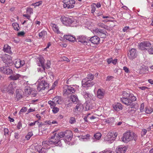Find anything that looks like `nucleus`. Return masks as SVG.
I'll return each mask as SVG.
<instances>
[{
	"instance_id": "nucleus-10",
	"label": "nucleus",
	"mask_w": 153,
	"mask_h": 153,
	"mask_svg": "<svg viewBox=\"0 0 153 153\" xmlns=\"http://www.w3.org/2000/svg\"><path fill=\"white\" fill-rule=\"evenodd\" d=\"M50 140L52 144H53L57 146L60 143V139L59 137L56 136V133L51 137Z\"/></svg>"
},
{
	"instance_id": "nucleus-12",
	"label": "nucleus",
	"mask_w": 153,
	"mask_h": 153,
	"mask_svg": "<svg viewBox=\"0 0 153 153\" xmlns=\"http://www.w3.org/2000/svg\"><path fill=\"white\" fill-rule=\"evenodd\" d=\"M137 56V52L134 48H132L129 51L128 53V58L131 60H133L136 58Z\"/></svg>"
},
{
	"instance_id": "nucleus-55",
	"label": "nucleus",
	"mask_w": 153,
	"mask_h": 153,
	"mask_svg": "<svg viewBox=\"0 0 153 153\" xmlns=\"http://www.w3.org/2000/svg\"><path fill=\"white\" fill-rule=\"evenodd\" d=\"M22 127V123L21 122L19 121L18 123L17 126V129H19L21 128Z\"/></svg>"
},
{
	"instance_id": "nucleus-63",
	"label": "nucleus",
	"mask_w": 153,
	"mask_h": 153,
	"mask_svg": "<svg viewBox=\"0 0 153 153\" xmlns=\"http://www.w3.org/2000/svg\"><path fill=\"white\" fill-rule=\"evenodd\" d=\"M102 153H112V152L110 150H105L103 151L102 152Z\"/></svg>"
},
{
	"instance_id": "nucleus-59",
	"label": "nucleus",
	"mask_w": 153,
	"mask_h": 153,
	"mask_svg": "<svg viewBox=\"0 0 153 153\" xmlns=\"http://www.w3.org/2000/svg\"><path fill=\"white\" fill-rule=\"evenodd\" d=\"M7 90V87L4 86L3 89L2 90V91L3 93H8V90Z\"/></svg>"
},
{
	"instance_id": "nucleus-1",
	"label": "nucleus",
	"mask_w": 153,
	"mask_h": 153,
	"mask_svg": "<svg viewBox=\"0 0 153 153\" xmlns=\"http://www.w3.org/2000/svg\"><path fill=\"white\" fill-rule=\"evenodd\" d=\"M136 97L133 95H131L130 97L126 98V97H120L121 101L124 104L127 106L131 105V104L133 101H135L136 100ZM131 106V108H134V105H136V109H137L138 108V105L136 104L135 105V103L133 104Z\"/></svg>"
},
{
	"instance_id": "nucleus-34",
	"label": "nucleus",
	"mask_w": 153,
	"mask_h": 153,
	"mask_svg": "<svg viewBox=\"0 0 153 153\" xmlns=\"http://www.w3.org/2000/svg\"><path fill=\"white\" fill-rule=\"evenodd\" d=\"M78 137L79 138L80 140H88L89 139L90 135L88 134L85 136H78Z\"/></svg>"
},
{
	"instance_id": "nucleus-15",
	"label": "nucleus",
	"mask_w": 153,
	"mask_h": 153,
	"mask_svg": "<svg viewBox=\"0 0 153 153\" xmlns=\"http://www.w3.org/2000/svg\"><path fill=\"white\" fill-rule=\"evenodd\" d=\"M6 57L7 58L6 59H4V58L3 59V62L7 65V66L12 65L13 63L11 56L8 55L6 54Z\"/></svg>"
},
{
	"instance_id": "nucleus-60",
	"label": "nucleus",
	"mask_w": 153,
	"mask_h": 153,
	"mask_svg": "<svg viewBox=\"0 0 153 153\" xmlns=\"http://www.w3.org/2000/svg\"><path fill=\"white\" fill-rule=\"evenodd\" d=\"M62 60L64 61H66L68 62H69L70 61V60L69 59H68L66 56H63L62 58Z\"/></svg>"
},
{
	"instance_id": "nucleus-37",
	"label": "nucleus",
	"mask_w": 153,
	"mask_h": 153,
	"mask_svg": "<svg viewBox=\"0 0 153 153\" xmlns=\"http://www.w3.org/2000/svg\"><path fill=\"white\" fill-rule=\"evenodd\" d=\"M82 94L84 96L85 98H88L89 97L90 94L85 91H83L82 92Z\"/></svg>"
},
{
	"instance_id": "nucleus-42",
	"label": "nucleus",
	"mask_w": 153,
	"mask_h": 153,
	"mask_svg": "<svg viewBox=\"0 0 153 153\" xmlns=\"http://www.w3.org/2000/svg\"><path fill=\"white\" fill-rule=\"evenodd\" d=\"M46 34L47 32L46 31L43 30L39 33V36L41 38L44 37Z\"/></svg>"
},
{
	"instance_id": "nucleus-11",
	"label": "nucleus",
	"mask_w": 153,
	"mask_h": 153,
	"mask_svg": "<svg viewBox=\"0 0 153 153\" xmlns=\"http://www.w3.org/2000/svg\"><path fill=\"white\" fill-rule=\"evenodd\" d=\"M0 70L1 72L7 75L11 74L13 73L12 69H10L8 66L1 67Z\"/></svg>"
},
{
	"instance_id": "nucleus-17",
	"label": "nucleus",
	"mask_w": 153,
	"mask_h": 153,
	"mask_svg": "<svg viewBox=\"0 0 153 153\" xmlns=\"http://www.w3.org/2000/svg\"><path fill=\"white\" fill-rule=\"evenodd\" d=\"M83 108V105L81 103H79L74 108L73 111L76 113H77L78 112L81 113L82 111Z\"/></svg>"
},
{
	"instance_id": "nucleus-27",
	"label": "nucleus",
	"mask_w": 153,
	"mask_h": 153,
	"mask_svg": "<svg viewBox=\"0 0 153 153\" xmlns=\"http://www.w3.org/2000/svg\"><path fill=\"white\" fill-rule=\"evenodd\" d=\"M16 97L18 100L22 97L23 91L21 89H17L16 90Z\"/></svg>"
},
{
	"instance_id": "nucleus-43",
	"label": "nucleus",
	"mask_w": 153,
	"mask_h": 153,
	"mask_svg": "<svg viewBox=\"0 0 153 153\" xmlns=\"http://www.w3.org/2000/svg\"><path fill=\"white\" fill-rule=\"evenodd\" d=\"M69 122L71 124L74 123L76 122L75 118L74 117H70L69 120Z\"/></svg>"
},
{
	"instance_id": "nucleus-9",
	"label": "nucleus",
	"mask_w": 153,
	"mask_h": 153,
	"mask_svg": "<svg viewBox=\"0 0 153 153\" xmlns=\"http://www.w3.org/2000/svg\"><path fill=\"white\" fill-rule=\"evenodd\" d=\"M38 85L37 89L38 91H40L42 90H44L48 86V84L46 81L42 80Z\"/></svg>"
},
{
	"instance_id": "nucleus-8",
	"label": "nucleus",
	"mask_w": 153,
	"mask_h": 153,
	"mask_svg": "<svg viewBox=\"0 0 153 153\" xmlns=\"http://www.w3.org/2000/svg\"><path fill=\"white\" fill-rule=\"evenodd\" d=\"M60 20L62 23L66 26H70L72 23V21L70 18L65 16H62Z\"/></svg>"
},
{
	"instance_id": "nucleus-4",
	"label": "nucleus",
	"mask_w": 153,
	"mask_h": 153,
	"mask_svg": "<svg viewBox=\"0 0 153 153\" xmlns=\"http://www.w3.org/2000/svg\"><path fill=\"white\" fill-rule=\"evenodd\" d=\"M63 93L64 95H68L70 94L74 93L76 90L71 85H65L63 88Z\"/></svg>"
},
{
	"instance_id": "nucleus-30",
	"label": "nucleus",
	"mask_w": 153,
	"mask_h": 153,
	"mask_svg": "<svg viewBox=\"0 0 153 153\" xmlns=\"http://www.w3.org/2000/svg\"><path fill=\"white\" fill-rule=\"evenodd\" d=\"M52 144L50 140L49 141H45L42 142V146L46 148L47 149H48L50 148V145Z\"/></svg>"
},
{
	"instance_id": "nucleus-7",
	"label": "nucleus",
	"mask_w": 153,
	"mask_h": 153,
	"mask_svg": "<svg viewBox=\"0 0 153 153\" xmlns=\"http://www.w3.org/2000/svg\"><path fill=\"white\" fill-rule=\"evenodd\" d=\"M151 46V44L148 42H143L139 45L138 48L142 50H147L148 47Z\"/></svg>"
},
{
	"instance_id": "nucleus-61",
	"label": "nucleus",
	"mask_w": 153,
	"mask_h": 153,
	"mask_svg": "<svg viewBox=\"0 0 153 153\" xmlns=\"http://www.w3.org/2000/svg\"><path fill=\"white\" fill-rule=\"evenodd\" d=\"M123 69L126 73H128V72H129V70H128V69L126 66L123 67Z\"/></svg>"
},
{
	"instance_id": "nucleus-23",
	"label": "nucleus",
	"mask_w": 153,
	"mask_h": 153,
	"mask_svg": "<svg viewBox=\"0 0 153 153\" xmlns=\"http://www.w3.org/2000/svg\"><path fill=\"white\" fill-rule=\"evenodd\" d=\"M21 75L18 74H12L10 76L9 78L12 80H18L20 77Z\"/></svg>"
},
{
	"instance_id": "nucleus-21",
	"label": "nucleus",
	"mask_w": 153,
	"mask_h": 153,
	"mask_svg": "<svg viewBox=\"0 0 153 153\" xmlns=\"http://www.w3.org/2000/svg\"><path fill=\"white\" fill-rule=\"evenodd\" d=\"M90 41L94 44H98L100 41V38L96 36H94L90 39Z\"/></svg>"
},
{
	"instance_id": "nucleus-33",
	"label": "nucleus",
	"mask_w": 153,
	"mask_h": 153,
	"mask_svg": "<svg viewBox=\"0 0 153 153\" xmlns=\"http://www.w3.org/2000/svg\"><path fill=\"white\" fill-rule=\"evenodd\" d=\"M25 91L26 93H27L28 94H32L33 96L36 95V94L35 93H33L32 91H30V88L29 86H27L25 87Z\"/></svg>"
},
{
	"instance_id": "nucleus-32",
	"label": "nucleus",
	"mask_w": 153,
	"mask_h": 153,
	"mask_svg": "<svg viewBox=\"0 0 153 153\" xmlns=\"http://www.w3.org/2000/svg\"><path fill=\"white\" fill-rule=\"evenodd\" d=\"M71 100L74 103H76L79 100L76 95H71L70 97Z\"/></svg>"
},
{
	"instance_id": "nucleus-29",
	"label": "nucleus",
	"mask_w": 153,
	"mask_h": 153,
	"mask_svg": "<svg viewBox=\"0 0 153 153\" xmlns=\"http://www.w3.org/2000/svg\"><path fill=\"white\" fill-rule=\"evenodd\" d=\"M52 101L56 104H61L62 103L61 98L59 96H56L54 97L52 100Z\"/></svg>"
},
{
	"instance_id": "nucleus-48",
	"label": "nucleus",
	"mask_w": 153,
	"mask_h": 153,
	"mask_svg": "<svg viewBox=\"0 0 153 153\" xmlns=\"http://www.w3.org/2000/svg\"><path fill=\"white\" fill-rule=\"evenodd\" d=\"M45 68L44 69V70H43V68H38V71L42 72V73L43 74L44 76H45V75L46 74V73L45 72Z\"/></svg>"
},
{
	"instance_id": "nucleus-44",
	"label": "nucleus",
	"mask_w": 153,
	"mask_h": 153,
	"mask_svg": "<svg viewBox=\"0 0 153 153\" xmlns=\"http://www.w3.org/2000/svg\"><path fill=\"white\" fill-rule=\"evenodd\" d=\"M33 135V134L32 132H29L28 133L27 135L25 136L26 139L28 140H29L30 138Z\"/></svg>"
},
{
	"instance_id": "nucleus-52",
	"label": "nucleus",
	"mask_w": 153,
	"mask_h": 153,
	"mask_svg": "<svg viewBox=\"0 0 153 153\" xmlns=\"http://www.w3.org/2000/svg\"><path fill=\"white\" fill-rule=\"evenodd\" d=\"M144 107V105L143 103H142L140 108V111L141 112H143V109Z\"/></svg>"
},
{
	"instance_id": "nucleus-49",
	"label": "nucleus",
	"mask_w": 153,
	"mask_h": 153,
	"mask_svg": "<svg viewBox=\"0 0 153 153\" xmlns=\"http://www.w3.org/2000/svg\"><path fill=\"white\" fill-rule=\"evenodd\" d=\"M27 12L28 13L31 14L33 13V10L31 8H27Z\"/></svg>"
},
{
	"instance_id": "nucleus-13",
	"label": "nucleus",
	"mask_w": 153,
	"mask_h": 153,
	"mask_svg": "<svg viewBox=\"0 0 153 153\" xmlns=\"http://www.w3.org/2000/svg\"><path fill=\"white\" fill-rule=\"evenodd\" d=\"M16 85L14 82H11L7 87L8 93L11 95L13 94L14 92V89L16 87Z\"/></svg>"
},
{
	"instance_id": "nucleus-2",
	"label": "nucleus",
	"mask_w": 153,
	"mask_h": 153,
	"mask_svg": "<svg viewBox=\"0 0 153 153\" xmlns=\"http://www.w3.org/2000/svg\"><path fill=\"white\" fill-rule=\"evenodd\" d=\"M87 76V77L82 80V85L85 87L92 86L95 83L94 81H91L94 79V75L89 74Z\"/></svg>"
},
{
	"instance_id": "nucleus-31",
	"label": "nucleus",
	"mask_w": 153,
	"mask_h": 153,
	"mask_svg": "<svg viewBox=\"0 0 153 153\" xmlns=\"http://www.w3.org/2000/svg\"><path fill=\"white\" fill-rule=\"evenodd\" d=\"M64 37L65 39L70 41H74L76 40V38L70 35H65Z\"/></svg>"
},
{
	"instance_id": "nucleus-26",
	"label": "nucleus",
	"mask_w": 153,
	"mask_h": 153,
	"mask_svg": "<svg viewBox=\"0 0 153 153\" xmlns=\"http://www.w3.org/2000/svg\"><path fill=\"white\" fill-rule=\"evenodd\" d=\"M39 63H38V66H41L42 68H43V70L45 68V59L42 57H40L39 59Z\"/></svg>"
},
{
	"instance_id": "nucleus-16",
	"label": "nucleus",
	"mask_w": 153,
	"mask_h": 153,
	"mask_svg": "<svg viewBox=\"0 0 153 153\" xmlns=\"http://www.w3.org/2000/svg\"><path fill=\"white\" fill-rule=\"evenodd\" d=\"M73 133L70 130H66L65 131V138L67 141L69 142L73 137Z\"/></svg>"
},
{
	"instance_id": "nucleus-54",
	"label": "nucleus",
	"mask_w": 153,
	"mask_h": 153,
	"mask_svg": "<svg viewBox=\"0 0 153 153\" xmlns=\"http://www.w3.org/2000/svg\"><path fill=\"white\" fill-rule=\"evenodd\" d=\"M41 148V146H36L35 147V149L37 150V151L38 152H39V151H40Z\"/></svg>"
},
{
	"instance_id": "nucleus-47",
	"label": "nucleus",
	"mask_w": 153,
	"mask_h": 153,
	"mask_svg": "<svg viewBox=\"0 0 153 153\" xmlns=\"http://www.w3.org/2000/svg\"><path fill=\"white\" fill-rule=\"evenodd\" d=\"M4 135L6 137L8 136L9 135V131L8 128H4Z\"/></svg>"
},
{
	"instance_id": "nucleus-28",
	"label": "nucleus",
	"mask_w": 153,
	"mask_h": 153,
	"mask_svg": "<svg viewBox=\"0 0 153 153\" xmlns=\"http://www.w3.org/2000/svg\"><path fill=\"white\" fill-rule=\"evenodd\" d=\"M104 92L103 90L101 89H99L98 90L97 95L98 98L100 99H102L104 97Z\"/></svg>"
},
{
	"instance_id": "nucleus-64",
	"label": "nucleus",
	"mask_w": 153,
	"mask_h": 153,
	"mask_svg": "<svg viewBox=\"0 0 153 153\" xmlns=\"http://www.w3.org/2000/svg\"><path fill=\"white\" fill-rule=\"evenodd\" d=\"M147 132V130L145 129H143L142 130V131L141 133L142 134H143V135H144L146 134Z\"/></svg>"
},
{
	"instance_id": "nucleus-36",
	"label": "nucleus",
	"mask_w": 153,
	"mask_h": 153,
	"mask_svg": "<svg viewBox=\"0 0 153 153\" xmlns=\"http://www.w3.org/2000/svg\"><path fill=\"white\" fill-rule=\"evenodd\" d=\"M114 121L113 118H110L105 119V122L108 123V124H110L112 123Z\"/></svg>"
},
{
	"instance_id": "nucleus-39",
	"label": "nucleus",
	"mask_w": 153,
	"mask_h": 153,
	"mask_svg": "<svg viewBox=\"0 0 153 153\" xmlns=\"http://www.w3.org/2000/svg\"><path fill=\"white\" fill-rule=\"evenodd\" d=\"M48 103L50 105L51 108H53L56 105V104L53 101H49Z\"/></svg>"
},
{
	"instance_id": "nucleus-53",
	"label": "nucleus",
	"mask_w": 153,
	"mask_h": 153,
	"mask_svg": "<svg viewBox=\"0 0 153 153\" xmlns=\"http://www.w3.org/2000/svg\"><path fill=\"white\" fill-rule=\"evenodd\" d=\"M46 149L42 147L41 148V149L39 151V153H46Z\"/></svg>"
},
{
	"instance_id": "nucleus-20",
	"label": "nucleus",
	"mask_w": 153,
	"mask_h": 153,
	"mask_svg": "<svg viewBox=\"0 0 153 153\" xmlns=\"http://www.w3.org/2000/svg\"><path fill=\"white\" fill-rule=\"evenodd\" d=\"M112 106L114 109L117 111L122 110L123 108V105L120 103H117L113 104Z\"/></svg>"
},
{
	"instance_id": "nucleus-22",
	"label": "nucleus",
	"mask_w": 153,
	"mask_h": 153,
	"mask_svg": "<svg viewBox=\"0 0 153 153\" xmlns=\"http://www.w3.org/2000/svg\"><path fill=\"white\" fill-rule=\"evenodd\" d=\"M25 64V62L24 60L18 59L16 62L15 65L16 68H19Z\"/></svg>"
},
{
	"instance_id": "nucleus-50",
	"label": "nucleus",
	"mask_w": 153,
	"mask_h": 153,
	"mask_svg": "<svg viewBox=\"0 0 153 153\" xmlns=\"http://www.w3.org/2000/svg\"><path fill=\"white\" fill-rule=\"evenodd\" d=\"M98 26L100 27L105 28L106 26L102 23H99L97 24Z\"/></svg>"
},
{
	"instance_id": "nucleus-46",
	"label": "nucleus",
	"mask_w": 153,
	"mask_h": 153,
	"mask_svg": "<svg viewBox=\"0 0 153 153\" xmlns=\"http://www.w3.org/2000/svg\"><path fill=\"white\" fill-rule=\"evenodd\" d=\"M52 111L53 112L54 114L56 113L59 111V108L56 106L53 108H52Z\"/></svg>"
},
{
	"instance_id": "nucleus-57",
	"label": "nucleus",
	"mask_w": 153,
	"mask_h": 153,
	"mask_svg": "<svg viewBox=\"0 0 153 153\" xmlns=\"http://www.w3.org/2000/svg\"><path fill=\"white\" fill-rule=\"evenodd\" d=\"M27 110V108L26 107H24L22 108L20 110L19 113H20L21 112H25Z\"/></svg>"
},
{
	"instance_id": "nucleus-25",
	"label": "nucleus",
	"mask_w": 153,
	"mask_h": 153,
	"mask_svg": "<svg viewBox=\"0 0 153 153\" xmlns=\"http://www.w3.org/2000/svg\"><path fill=\"white\" fill-rule=\"evenodd\" d=\"M2 50L4 52L6 53L9 54L12 53V51H11V47L7 44L4 45Z\"/></svg>"
},
{
	"instance_id": "nucleus-56",
	"label": "nucleus",
	"mask_w": 153,
	"mask_h": 153,
	"mask_svg": "<svg viewBox=\"0 0 153 153\" xmlns=\"http://www.w3.org/2000/svg\"><path fill=\"white\" fill-rule=\"evenodd\" d=\"M51 64V63L50 61H48L46 65V67H45V68H50Z\"/></svg>"
},
{
	"instance_id": "nucleus-6",
	"label": "nucleus",
	"mask_w": 153,
	"mask_h": 153,
	"mask_svg": "<svg viewBox=\"0 0 153 153\" xmlns=\"http://www.w3.org/2000/svg\"><path fill=\"white\" fill-rule=\"evenodd\" d=\"M63 6L64 8L72 9L74 7L75 2L74 0H64Z\"/></svg>"
},
{
	"instance_id": "nucleus-45",
	"label": "nucleus",
	"mask_w": 153,
	"mask_h": 153,
	"mask_svg": "<svg viewBox=\"0 0 153 153\" xmlns=\"http://www.w3.org/2000/svg\"><path fill=\"white\" fill-rule=\"evenodd\" d=\"M153 111L152 109L150 108H146L145 112L146 114H149L151 113Z\"/></svg>"
},
{
	"instance_id": "nucleus-35",
	"label": "nucleus",
	"mask_w": 153,
	"mask_h": 153,
	"mask_svg": "<svg viewBox=\"0 0 153 153\" xmlns=\"http://www.w3.org/2000/svg\"><path fill=\"white\" fill-rule=\"evenodd\" d=\"M123 97H122L127 98L130 97L132 94H131L127 92L126 91H123L122 92Z\"/></svg>"
},
{
	"instance_id": "nucleus-38",
	"label": "nucleus",
	"mask_w": 153,
	"mask_h": 153,
	"mask_svg": "<svg viewBox=\"0 0 153 153\" xmlns=\"http://www.w3.org/2000/svg\"><path fill=\"white\" fill-rule=\"evenodd\" d=\"M12 26L15 30H16L17 31L19 30L20 29V27H19V25L18 24L16 23H13L12 24Z\"/></svg>"
},
{
	"instance_id": "nucleus-14",
	"label": "nucleus",
	"mask_w": 153,
	"mask_h": 153,
	"mask_svg": "<svg viewBox=\"0 0 153 153\" xmlns=\"http://www.w3.org/2000/svg\"><path fill=\"white\" fill-rule=\"evenodd\" d=\"M94 31L101 38H105L106 37V32L105 31L100 29L97 28L94 30Z\"/></svg>"
},
{
	"instance_id": "nucleus-24",
	"label": "nucleus",
	"mask_w": 153,
	"mask_h": 153,
	"mask_svg": "<svg viewBox=\"0 0 153 153\" xmlns=\"http://www.w3.org/2000/svg\"><path fill=\"white\" fill-rule=\"evenodd\" d=\"M50 26L52 27V29L54 32L57 33H60L58 27L56 25L52 23H50Z\"/></svg>"
},
{
	"instance_id": "nucleus-51",
	"label": "nucleus",
	"mask_w": 153,
	"mask_h": 153,
	"mask_svg": "<svg viewBox=\"0 0 153 153\" xmlns=\"http://www.w3.org/2000/svg\"><path fill=\"white\" fill-rule=\"evenodd\" d=\"M148 51L149 54H153V46L148 50Z\"/></svg>"
},
{
	"instance_id": "nucleus-3",
	"label": "nucleus",
	"mask_w": 153,
	"mask_h": 153,
	"mask_svg": "<svg viewBox=\"0 0 153 153\" xmlns=\"http://www.w3.org/2000/svg\"><path fill=\"white\" fill-rule=\"evenodd\" d=\"M137 137V136L134 133L128 131L123 134L122 139L123 142L127 143L133 139L135 140Z\"/></svg>"
},
{
	"instance_id": "nucleus-62",
	"label": "nucleus",
	"mask_w": 153,
	"mask_h": 153,
	"mask_svg": "<svg viewBox=\"0 0 153 153\" xmlns=\"http://www.w3.org/2000/svg\"><path fill=\"white\" fill-rule=\"evenodd\" d=\"M25 34V33L23 31L20 32L18 33V35L19 36H23Z\"/></svg>"
},
{
	"instance_id": "nucleus-58",
	"label": "nucleus",
	"mask_w": 153,
	"mask_h": 153,
	"mask_svg": "<svg viewBox=\"0 0 153 153\" xmlns=\"http://www.w3.org/2000/svg\"><path fill=\"white\" fill-rule=\"evenodd\" d=\"M57 84V82L55 81V82L52 85L51 88L52 89H53L55 88V87L56 86V85Z\"/></svg>"
},
{
	"instance_id": "nucleus-5",
	"label": "nucleus",
	"mask_w": 153,
	"mask_h": 153,
	"mask_svg": "<svg viewBox=\"0 0 153 153\" xmlns=\"http://www.w3.org/2000/svg\"><path fill=\"white\" fill-rule=\"evenodd\" d=\"M116 133L109 132L104 137V140L110 143H112L117 136Z\"/></svg>"
},
{
	"instance_id": "nucleus-19",
	"label": "nucleus",
	"mask_w": 153,
	"mask_h": 153,
	"mask_svg": "<svg viewBox=\"0 0 153 153\" xmlns=\"http://www.w3.org/2000/svg\"><path fill=\"white\" fill-rule=\"evenodd\" d=\"M76 40L84 44H86L87 43V39L86 36H77Z\"/></svg>"
},
{
	"instance_id": "nucleus-41",
	"label": "nucleus",
	"mask_w": 153,
	"mask_h": 153,
	"mask_svg": "<svg viewBox=\"0 0 153 153\" xmlns=\"http://www.w3.org/2000/svg\"><path fill=\"white\" fill-rule=\"evenodd\" d=\"M56 136L58 137H59L60 139V138L65 137V131L64 132H61L58 134H56Z\"/></svg>"
},
{
	"instance_id": "nucleus-18",
	"label": "nucleus",
	"mask_w": 153,
	"mask_h": 153,
	"mask_svg": "<svg viewBox=\"0 0 153 153\" xmlns=\"http://www.w3.org/2000/svg\"><path fill=\"white\" fill-rule=\"evenodd\" d=\"M125 146H119L116 149L117 153H125L126 151Z\"/></svg>"
},
{
	"instance_id": "nucleus-40",
	"label": "nucleus",
	"mask_w": 153,
	"mask_h": 153,
	"mask_svg": "<svg viewBox=\"0 0 153 153\" xmlns=\"http://www.w3.org/2000/svg\"><path fill=\"white\" fill-rule=\"evenodd\" d=\"M101 136L102 134L100 132L97 133L94 135V137L97 140H99L101 138Z\"/></svg>"
}]
</instances>
